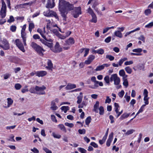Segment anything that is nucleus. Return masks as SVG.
Segmentation results:
<instances>
[{"label": "nucleus", "instance_id": "obj_1", "mask_svg": "<svg viewBox=\"0 0 153 153\" xmlns=\"http://www.w3.org/2000/svg\"><path fill=\"white\" fill-rule=\"evenodd\" d=\"M59 7L63 20L65 21H66L67 18V15L68 11L73 10L74 9L73 4L64 0H59Z\"/></svg>", "mask_w": 153, "mask_h": 153}, {"label": "nucleus", "instance_id": "obj_2", "mask_svg": "<svg viewBox=\"0 0 153 153\" xmlns=\"http://www.w3.org/2000/svg\"><path fill=\"white\" fill-rule=\"evenodd\" d=\"M31 46L40 55L43 56V55L42 51H44L45 50L39 45H38L35 42H32L31 43Z\"/></svg>", "mask_w": 153, "mask_h": 153}, {"label": "nucleus", "instance_id": "obj_3", "mask_svg": "<svg viewBox=\"0 0 153 153\" xmlns=\"http://www.w3.org/2000/svg\"><path fill=\"white\" fill-rule=\"evenodd\" d=\"M81 13V8L80 7H74L72 13L74 17L76 18H77Z\"/></svg>", "mask_w": 153, "mask_h": 153}, {"label": "nucleus", "instance_id": "obj_4", "mask_svg": "<svg viewBox=\"0 0 153 153\" xmlns=\"http://www.w3.org/2000/svg\"><path fill=\"white\" fill-rule=\"evenodd\" d=\"M110 81L111 82L114 81V84L115 85H119L120 82V78L117 76L116 74L111 75L110 78Z\"/></svg>", "mask_w": 153, "mask_h": 153}, {"label": "nucleus", "instance_id": "obj_5", "mask_svg": "<svg viewBox=\"0 0 153 153\" xmlns=\"http://www.w3.org/2000/svg\"><path fill=\"white\" fill-rule=\"evenodd\" d=\"M46 89V87L44 86L43 85L42 87H39L38 86H36L35 87V89L36 91H42V92H39L38 94L39 95L45 94V91H43Z\"/></svg>", "mask_w": 153, "mask_h": 153}, {"label": "nucleus", "instance_id": "obj_6", "mask_svg": "<svg viewBox=\"0 0 153 153\" xmlns=\"http://www.w3.org/2000/svg\"><path fill=\"white\" fill-rule=\"evenodd\" d=\"M15 43L16 45L18 47V48L23 52L25 51L24 46L22 43L20 41L19 39H16L15 40Z\"/></svg>", "mask_w": 153, "mask_h": 153}, {"label": "nucleus", "instance_id": "obj_7", "mask_svg": "<svg viewBox=\"0 0 153 153\" xmlns=\"http://www.w3.org/2000/svg\"><path fill=\"white\" fill-rule=\"evenodd\" d=\"M65 43L64 46H70L74 43L75 41L74 39L72 37H70L65 41Z\"/></svg>", "mask_w": 153, "mask_h": 153}, {"label": "nucleus", "instance_id": "obj_8", "mask_svg": "<svg viewBox=\"0 0 153 153\" xmlns=\"http://www.w3.org/2000/svg\"><path fill=\"white\" fill-rule=\"evenodd\" d=\"M54 49L53 50V52L55 53L60 52L62 51V48L60 47L58 42H57L54 46Z\"/></svg>", "mask_w": 153, "mask_h": 153}, {"label": "nucleus", "instance_id": "obj_9", "mask_svg": "<svg viewBox=\"0 0 153 153\" xmlns=\"http://www.w3.org/2000/svg\"><path fill=\"white\" fill-rule=\"evenodd\" d=\"M37 31L39 33L40 35H41L42 36L46 41L48 42H52V39H47L45 36H44L42 30L38 28L37 30Z\"/></svg>", "mask_w": 153, "mask_h": 153}, {"label": "nucleus", "instance_id": "obj_10", "mask_svg": "<svg viewBox=\"0 0 153 153\" xmlns=\"http://www.w3.org/2000/svg\"><path fill=\"white\" fill-rule=\"evenodd\" d=\"M114 135V133L112 132L109 135V138L106 142V145L109 146L110 145L111 143L112 140Z\"/></svg>", "mask_w": 153, "mask_h": 153}, {"label": "nucleus", "instance_id": "obj_11", "mask_svg": "<svg viewBox=\"0 0 153 153\" xmlns=\"http://www.w3.org/2000/svg\"><path fill=\"white\" fill-rule=\"evenodd\" d=\"M47 72L45 71H36V75L39 77H42L45 76Z\"/></svg>", "mask_w": 153, "mask_h": 153}, {"label": "nucleus", "instance_id": "obj_12", "mask_svg": "<svg viewBox=\"0 0 153 153\" xmlns=\"http://www.w3.org/2000/svg\"><path fill=\"white\" fill-rule=\"evenodd\" d=\"M76 88V85L74 84L68 83L65 87L66 90H70Z\"/></svg>", "mask_w": 153, "mask_h": 153}, {"label": "nucleus", "instance_id": "obj_13", "mask_svg": "<svg viewBox=\"0 0 153 153\" xmlns=\"http://www.w3.org/2000/svg\"><path fill=\"white\" fill-rule=\"evenodd\" d=\"M21 37L23 39V42H24L25 46L26 45V33H25V31L21 32Z\"/></svg>", "mask_w": 153, "mask_h": 153}, {"label": "nucleus", "instance_id": "obj_14", "mask_svg": "<svg viewBox=\"0 0 153 153\" xmlns=\"http://www.w3.org/2000/svg\"><path fill=\"white\" fill-rule=\"evenodd\" d=\"M51 106L50 108L52 110H56L58 108V107L56 105V103L54 102V101H52L51 102Z\"/></svg>", "mask_w": 153, "mask_h": 153}, {"label": "nucleus", "instance_id": "obj_15", "mask_svg": "<svg viewBox=\"0 0 153 153\" xmlns=\"http://www.w3.org/2000/svg\"><path fill=\"white\" fill-rule=\"evenodd\" d=\"M40 41L45 45L49 47H51L52 46V43H49L47 41L44 40L43 39H40Z\"/></svg>", "mask_w": 153, "mask_h": 153}, {"label": "nucleus", "instance_id": "obj_16", "mask_svg": "<svg viewBox=\"0 0 153 153\" xmlns=\"http://www.w3.org/2000/svg\"><path fill=\"white\" fill-rule=\"evenodd\" d=\"M130 114V113H124L120 116V120H123V119L127 118L129 116Z\"/></svg>", "mask_w": 153, "mask_h": 153}, {"label": "nucleus", "instance_id": "obj_17", "mask_svg": "<svg viewBox=\"0 0 153 153\" xmlns=\"http://www.w3.org/2000/svg\"><path fill=\"white\" fill-rule=\"evenodd\" d=\"M92 52H94L95 53H97L99 54H102L104 53V51L102 49H100L97 50H93Z\"/></svg>", "mask_w": 153, "mask_h": 153}, {"label": "nucleus", "instance_id": "obj_18", "mask_svg": "<svg viewBox=\"0 0 153 153\" xmlns=\"http://www.w3.org/2000/svg\"><path fill=\"white\" fill-rule=\"evenodd\" d=\"M58 126L61 131L65 132V133L66 132L67 130L63 124H59Z\"/></svg>", "mask_w": 153, "mask_h": 153}, {"label": "nucleus", "instance_id": "obj_19", "mask_svg": "<svg viewBox=\"0 0 153 153\" xmlns=\"http://www.w3.org/2000/svg\"><path fill=\"white\" fill-rule=\"evenodd\" d=\"M114 35L120 38L122 37V34L121 32L119 30L116 31L114 33Z\"/></svg>", "mask_w": 153, "mask_h": 153}, {"label": "nucleus", "instance_id": "obj_20", "mask_svg": "<svg viewBox=\"0 0 153 153\" xmlns=\"http://www.w3.org/2000/svg\"><path fill=\"white\" fill-rule=\"evenodd\" d=\"M48 66L46 67V68L47 69H51L53 66V64L51 62V61L50 60H48Z\"/></svg>", "mask_w": 153, "mask_h": 153}, {"label": "nucleus", "instance_id": "obj_21", "mask_svg": "<svg viewBox=\"0 0 153 153\" xmlns=\"http://www.w3.org/2000/svg\"><path fill=\"white\" fill-rule=\"evenodd\" d=\"M46 7L47 8H52L54 7V5L51 4V0H48Z\"/></svg>", "mask_w": 153, "mask_h": 153}, {"label": "nucleus", "instance_id": "obj_22", "mask_svg": "<svg viewBox=\"0 0 153 153\" xmlns=\"http://www.w3.org/2000/svg\"><path fill=\"white\" fill-rule=\"evenodd\" d=\"M0 47L2 48L4 50H7L9 49L10 47L9 43L4 44L3 45H0Z\"/></svg>", "mask_w": 153, "mask_h": 153}, {"label": "nucleus", "instance_id": "obj_23", "mask_svg": "<svg viewBox=\"0 0 153 153\" xmlns=\"http://www.w3.org/2000/svg\"><path fill=\"white\" fill-rule=\"evenodd\" d=\"M92 19L90 21L92 22L96 23L97 22V17L96 15L94 13L91 15Z\"/></svg>", "mask_w": 153, "mask_h": 153}, {"label": "nucleus", "instance_id": "obj_24", "mask_svg": "<svg viewBox=\"0 0 153 153\" xmlns=\"http://www.w3.org/2000/svg\"><path fill=\"white\" fill-rule=\"evenodd\" d=\"M119 75L122 76L127 77V75H126L125 72L123 69L121 70L119 72Z\"/></svg>", "mask_w": 153, "mask_h": 153}, {"label": "nucleus", "instance_id": "obj_25", "mask_svg": "<svg viewBox=\"0 0 153 153\" xmlns=\"http://www.w3.org/2000/svg\"><path fill=\"white\" fill-rule=\"evenodd\" d=\"M87 104L86 102L83 101L81 104L78 105V108H83L84 106H86Z\"/></svg>", "mask_w": 153, "mask_h": 153}, {"label": "nucleus", "instance_id": "obj_26", "mask_svg": "<svg viewBox=\"0 0 153 153\" xmlns=\"http://www.w3.org/2000/svg\"><path fill=\"white\" fill-rule=\"evenodd\" d=\"M7 100V107H9L11 105L13 102V101L10 98H8Z\"/></svg>", "mask_w": 153, "mask_h": 153}, {"label": "nucleus", "instance_id": "obj_27", "mask_svg": "<svg viewBox=\"0 0 153 153\" xmlns=\"http://www.w3.org/2000/svg\"><path fill=\"white\" fill-rule=\"evenodd\" d=\"M34 25L33 23H30L29 25V30L30 32L32 31L33 29L34 28Z\"/></svg>", "mask_w": 153, "mask_h": 153}, {"label": "nucleus", "instance_id": "obj_28", "mask_svg": "<svg viewBox=\"0 0 153 153\" xmlns=\"http://www.w3.org/2000/svg\"><path fill=\"white\" fill-rule=\"evenodd\" d=\"M125 69L126 71L129 74H131L132 72L131 69L129 66L126 67L125 68Z\"/></svg>", "mask_w": 153, "mask_h": 153}, {"label": "nucleus", "instance_id": "obj_29", "mask_svg": "<svg viewBox=\"0 0 153 153\" xmlns=\"http://www.w3.org/2000/svg\"><path fill=\"white\" fill-rule=\"evenodd\" d=\"M69 107L68 106H63L61 109L62 111H64L65 113H66L67 111L69 110Z\"/></svg>", "mask_w": 153, "mask_h": 153}, {"label": "nucleus", "instance_id": "obj_30", "mask_svg": "<svg viewBox=\"0 0 153 153\" xmlns=\"http://www.w3.org/2000/svg\"><path fill=\"white\" fill-rule=\"evenodd\" d=\"M1 10L6 11V6L4 1H2V7Z\"/></svg>", "mask_w": 153, "mask_h": 153}, {"label": "nucleus", "instance_id": "obj_31", "mask_svg": "<svg viewBox=\"0 0 153 153\" xmlns=\"http://www.w3.org/2000/svg\"><path fill=\"white\" fill-rule=\"evenodd\" d=\"M0 15L1 18H4L6 15V11L1 10L0 12Z\"/></svg>", "mask_w": 153, "mask_h": 153}, {"label": "nucleus", "instance_id": "obj_32", "mask_svg": "<svg viewBox=\"0 0 153 153\" xmlns=\"http://www.w3.org/2000/svg\"><path fill=\"white\" fill-rule=\"evenodd\" d=\"M82 95L79 96L77 97L78 100L76 102L77 104H80L82 100Z\"/></svg>", "mask_w": 153, "mask_h": 153}, {"label": "nucleus", "instance_id": "obj_33", "mask_svg": "<svg viewBox=\"0 0 153 153\" xmlns=\"http://www.w3.org/2000/svg\"><path fill=\"white\" fill-rule=\"evenodd\" d=\"M91 118L90 116H89L86 118L85 120V123L86 125H88L91 122Z\"/></svg>", "mask_w": 153, "mask_h": 153}, {"label": "nucleus", "instance_id": "obj_34", "mask_svg": "<svg viewBox=\"0 0 153 153\" xmlns=\"http://www.w3.org/2000/svg\"><path fill=\"white\" fill-rule=\"evenodd\" d=\"M123 85L126 87H127L128 86V82L127 79H124V78H123Z\"/></svg>", "mask_w": 153, "mask_h": 153}, {"label": "nucleus", "instance_id": "obj_35", "mask_svg": "<svg viewBox=\"0 0 153 153\" xmlns=\"http://www.w3.org/2000/svg\"><path fill=\"white\" fill-rule=\"evenodd\" d=\"M110 79L109 77L108 76H106L104 78V80L105 82L108 85L110 83Z\"/></svg>", "mask_w": 153, "mask_h": 153}, {"label": "nucleus", "instance_id": "obj_36", "mask_svg": "<svg viewBox=\"0 0 153 153\" xmlns=\"http://www.w3.org/2000/svg\"><path fill=\"white\" fill-rule=\"evenodd\" d=\"M104 68V66L102 65L97 67L95 70L96 71H100L103 69Z\"/></svg>", "mask_w": 153, "mask_h": 153}, {"label": "nucleus", "instance_id": "obj_37", "mask_svg": "<svg viewBox=\"0 0 153 153\" xmlns=\"http://www.w3.org/2000/svg\"><path fill=\"white\" fill-rule=\"evenodd\" d=\"M99 109L100 111V114L101 115H103L104 113V109L103 107L102 106H100V107Z\"/></svg>", "mask_w": 153, "mask_h": 153}, {"label": "nucleus", "instance_id": "obj_38", "mask_svg": "<svg viewBox=\"0 0 153 153\" xmlns=\"http://www.w3.org/2000/svg\"><path fill=\"white\" fill-rule=\"evenodd\" d=\"M22 85L19 83L16 84L15 85V87L16 90H19L22 87Z\"/></svg>", "mask_w": 153, "mask_h": 153}, {"label": "nucleus", "instance_id": "obj_39", "mask_svg": "<svg viewBox=\"0 0 153 153\" xmlns=\"http://www.w3.org/2000/svg\"><path fill=\"white\" fill-rule=\"evenodd\" d=\"M78 150L81 153H86V150L84 148L79 147L78 148Z\"/></svg>", "mask_w": 153, "mask_h": 153}, {"label": "nucleus", "instance_id": "obj_40", "mask_svg": "<svg viewBox=\"0 0 153 153\" xmlns=\"http://www.w3.org/2000/svg\"><path fill=\"white\" fill-rule=\"evenodd\" d=\"M149 99V98L148 97H144V100L145 101V104L143 105H145V106L146 105H148L149 103L148 100Z\"/></svg>", "mask_w": 153, "mask_h": 153}, {"label": "nucleus", "instance_id": "obj_41", "mask_svg": "<svg viewBox=\"0 0 153 153\" xmlns=\"http://www.w3.org/2000/svg\"><path fill=\"white\" fill-rule=\"evenodd\" d=\"M106 58L109 59L110 61H112L114 60V57L111 55H107L106 56Z\"/></svg>", "mask_w": 153, "mask_h": 153}, {"label": "nucleus", "instance_id": "obj_42", "mask_svg": "<svg viewBox=\"0 0 153 153\" xmlns=\"http://www.w3.org/2000/svg\"><path fill=\"white\" fill-rule=\"evenodd\" d=\"M52 135L55 138L59 139L61 137V135L59 134H56L54 132L52 133Z\"/></svg>", "mask_w": 153, "mask_h": 153}, {"label": "nucleus", "instance_id": "obj_43", "mask_svg": "<svg viewBox=\"0 0 153 153\" xmlns=\"http://www.w3.org/2000/svg\"><path fill=\"white\" fill-rule=\"evenodd\" d=\"M14 20H15L13 16H10V19H8L7 21V22L10 23L12 22H13L14 21Z\"/></svg>", "mask_w": 153, "mask_h": 153}, {"label": "nucleus", "instance_id": "obj_44", "mask_svg": "<svg viewBox=\"0 0 153 153\" xmlns=\"http://www.w3.org/2000/svg\"><path fill=\"white\" fill-rule=\"evenodd\" d=\"M142 51V49L140 48H138L137 49H134L132 51L133 52H135L137 53H140Z\"/></svg>", "mask_w": 153, "mask_h": 153}, {"label": "nucleus", "instance_id": "obj_45", "mask_svg": "<svg viewBox=\"0 0 153 153\" xmlns=\"http://www.w3.org/2000/svg\"><path fill=\"white\" fill-rule=\"evenodd\" d=\"M65 126H68L70 128H72L74 126V125L73 123H69L67 122L65 123Z\"/></svg>", "mask_w": 153, "mask_h": 153}, {"label": "nucleus", "instance_id": "obj_46", "mask_svg": "<svg viewBox=\"0 0 153 153\" xmlns=\"http://www.w3.org/2000/svg\"><path fill=\"white\" fill-rule=\"evenodd\" d=\"M51 14V13H50V12L49 10L47 11V12H44V14L46 16H50Z\"/></svg>", "mask_w": 153, "mask_h": 153}, {"label": "nucleus", "instance_id": "obj_47", "mask_svg": "<svg viewBox=\"0 0 153 153\" xmlns=\"http://www.w3.org/2000/svg\"><path fill=\"white\" fill-rule=\"evenodd\" d=\"M57 36L60 39H64L66 38V37H65V36L62 35L59 33Z\"/></svg>", "mask_w": 153, "mask_h": 153}, {"label": "nucleus", "instance_id": "obj_48", "mask_svg": "<svg viewBox=\"0 0 153 153\" xmlns=\"http://www.w3.org/2000/svg\"><path fill=\"white\" fill-rule=\"evenodd\" d=\"M153 26V22H151L145 26V27L147 28H151Z\"/></svg>", "mask_w": 153, "mask_h": 153}, {"label": "nucleus", "instance_id": "obj_49", "mask_svg": "<svg viewBox=\"0 0 153 153\" xmlns=\"http://www.w3.org/2000/svg\"><path fill=\"white\" fill-rule=\"evenodd\" d=\"M138 39L140 40H141L143 42H145V38L144 37V36L143 35H141L138 38Z\"/></svg>", "mask_w": 153, "mask_h": 153}, {"label": "nucleus", "instance_id": "obj_50", "mask_svg": "<svg viewBox=\"0 0 153 153\" xmlns=\"http://www.w3.org/2000/svg\"><path fill=\"white\" fill-rule=\"evenodd\" d=\"M79 133L80 134H84L85 133V129H79L78 131Z\"/></svg>", "mask_w": 153, "mask_h": 153}, {"label": "nucleus", "instance_id": "obj_51", "mask_svg": "<svg viewBox=\"0 0 153 153\" xmlns=\"http://www.w3.org/2000/svg\"><path fill=\"white\" fill-rule=\"evenodd\" d=\"M151 12V11L150 9H147L145 10L144 13L146 15H148L150 14Z\"/></svg>", "mask_w": 153, "mask_h": 153}, {"label": "nucleus", "instance_id": "obj_52", "mask_svg": "<svg viewBox=\"0 0 153 153\" xmlns=\"http://www.w3.org/2000/svg\"><path fill=\"white\" fill-rule=\"evenodd\" d=\"M134 130L133 129H130L128 130L126 133V134L127 135H128L132 134L134 131Z\"/></svg>", "mask_w": 153, "mask_h": 153}, {"label": "nucleus", "instance_id": "obj_53", "mask_svg": "<svg viewBox=\"0 0 153 153\" xmlns=\"http://www.w3.org/2000/svg\"><path fill=\"white\" fill-rule=\"evenodd\" d=\"M27 86H25V88H22L21 90L22 92L24 93L25 92H27L28 91V89L27 88Z\"/></svg>", "mask_w": 153, "mask_h": 153}, {"label": "nucleus", "instance_id": "obj_54", "mask_svg": "<svg viewBox=\"0 0 153 153\" xmlns=\"http://www.w3.org/2000/svg\"><path fill=\"white\" fill-rule=\"evenodd\" d=\"M95 56L92 55H90L88 58V59L91 62L94 59Z\"/></svg>", "mask_w": 153, "mask_h": 153}, {"label": "nucleus", "instance_id": "obj_55", "mask_svg": "<svg viewBox=\"0 0 153 153\" xmlns=\"http://www.w3.org/2000/svg\"><path fill=\"white\" fill-rule=\"evenodd\" d=\"M124 94V91L123 90H122L120 92L118 93L119 96L121 98H122Z\"/></svg>", "mask_w": 153, "mask_h": 153}, {"label": "nucleus", "instance_id": "obj_56", "mask_svg": "<svg viewBox=\"0 0 153 153\" xmlns=\"http://www.w3.org/2000/svg\"><path fill=\"white\" fill-rule=\"evenodd\" d=\"M43 149L46 153H52L51 150L46 147H43Z\"/></svg>", "mask_w": 153, "mask_h": 153}, {"label": "nucleus", "instance_id": "obj_57", "mask_svg": "<svg viewBox=\"0 0 153 153\" xmlns=\"http://www.w3.org/2000/svg\"><path fill=\"white\" fill-rule=\"evenodd\" d=\"M14 136L12 134L10 136V138L9 139H7V140L8 141H12L13 142H15V140L14 139Z\"/></svg>", "mask_w": 153, "mask_h": 153}, {"label": "nucleus", "instance_id": "obj_58", "mask_svg": "<svg viewBox=\"0 0 153 153\" xmlns=\"http://www.w3.org/2000/svg\"><path fill=\"white\" fill-rule=\"evenodd\" d=\"M148 91L146 89H145L144 90L143 95L144 96V97H147L148 96Z\"/></svg>", "mask_w": 153, "mask_h": 153}, {"label": "nucleus", "instance_id": "obj_59", "mask_svg": "<svg viewBox=\"0 0 153 153\" xmlns=\"http://www.w3.org/2000/svg\"><path fill=\"white\" fill-rule=\"evenodd\" d=\"M35 88L34 87H32L29 90L30 92L32 93H35Z\"/></svg>", "mask_w": 153, "mask_h": 153}, {"label": "nucleus", "instance_id": "obj_60", "mask_svg": "<svg viewBox=\"0 0 153 153\" xmlns=\"http://www.w3.org/2000/svg\"><path fill=\"white\" fill-rule=\"evenodd\" d=\"M16 27L15 25H12L11 26L10 29L12 32H14L16 30Z\"/></svg>", "mask_w": 153, "mask_h": 153}, {"label": "nucleus", "instance_id": "obj_61", "mask_svg": "<svg viewBox=\"0 0 153 153\" xmlns=\"http://www.w3.org/2000/svg\"><path fill=\"white\" fill-rule=\"evenodd\" d=\"M33 38L35 39H40V40L41 39L40 37L39 36V35L36 34L33 35Z\"/></svg>", "mask_w": 153, "mask_h": 153}, {"label": "nucleus", "instance_id": "obj_62", "mask_svg": "<svg viewBox=\"0 0 153 153\" xmlns=\"http://www.w3.org/2000/svg\"><path fill=\"white\" fill-rule=\"evenodd\" d=\"M51 119L52 121L53 122H55L56 123L57 122V120L56 119V117L53 115H51Z\"/></svg>", "mask_w": 153, "mask_h": 153}, {"label": "nucleus", "instance_id": "obj_63", "mask_svg": "<svg viewBox=\"0 0 153 153\" xmlns=\"http://www.w3.org/2000/svg\"><path fill=\"white\" fill-rule=\"evenodd\" d=\"M111 37L109 36L105 39V41L106 43H109L111 41Z\"/></svg>", "mask_w": 153, "mask_h": 153}, {"label": "nucleus", "instance_id": "obj_64", "mask_svg": "<svg viewBox=\"0 0 153 153\" xmlns=\"http://www.w3.org/2000/svg\"><path fill=\"white\" fill-rule=\"evenodd\" d=\"M11 76V74H6L4 75V77L5 79H6L8 78Z\"/></svg>", "mask_w": 153, "mask_h": 153}]
</instances>
